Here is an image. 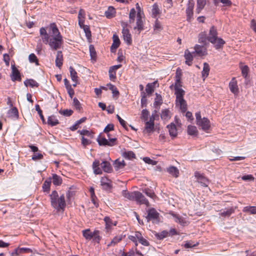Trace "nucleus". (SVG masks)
Here are the masks:
<instances>
[{
    "mask_svg": "<svg viewBox=\"0 0 256 256\" xmlns=\"http://www.w3.org/2000/svg\"><path fill=\"white\" fill-rule=\"evenodd\" d=\"M101 185L105 189L110 188L112 187L111 181L106 177H102L100 180Z\"/></svg>",
    "mask_w": 256,
    "mask_h": 256,
    "instance_id": "28",
    "label": "nucleus"
},
{
    "mask_svg": "<svg viewBox=\"0 0 256 256\" xmlns=\"http://www.w3.org/2000/svg\"><path fill=\"white\" fill-rule=\"evenodd\" d=\"M55 63L56 66L59 68L62 66L63 64V56L62 51H58L57 52Z\"/></svg>",
    "mask_w": 256,
    "mask_h": 256,
    "instance_id": "19",
    "label": "nucleus"
},
{
    "mask_svg": "<svg viewBox=\"0 0 256 256\" xmlns=\"http://www.w3.org/2000/svg\"><path fill=\"white\" fill-rule=\"evenodd\" d=\"M62 182L61 178L56 174H52V183L55 186H59Z\"/></svg>",
    "mask_w": 256,
    "mask_h": 256,
    "instance_id": "42",
    "label": "nucleus"
},
{
    "mask_svg": "<svg viewBox=\"0 0 256 256\" xmlns=\"http://www.w3.org/2000/svg\"><path fill=\"white\" fill-rule=\"evenodd\" d=\"M106 222V228L108 230L111 228L112 226L116 225V221H112L109 217L106 216L104 218Z\"/></svg>",
    "mask_w": 256,
    "mask_h": 256,
    "instance_id": "24",
    "label": "nucleus"
},
{
    "mask_svg": "<svg viewBox=\"0 0 256 256\" xmlns=\"http://www.w3.org/2000/svg\"><path fill=\"white\" fill-rule=\"evenodd\" d=\"M182 77V72L180 68H178L176 70V76H175V79L176 81H180V80Z\"/></svg>",
    "mask_w": 256,
    "mask_h": 256,
    "instance_id": "62",
    "label": "nucleus"
},
{
    "mask_svg": "<svg viewBox=\"0 0 256 256\" xmlns=\"http://www.w3.org/2000/svg\"><path fill=\"white\" fill-rule=\"evenodd\" d=\"M94 232H92L90 229H86L82 231L83 236L86 239L90 240L94 237Z\"/></svg>",
    "mask_w": 256,
    "mask_h": 256,
    "instance_id": "40",
    "label": "nucleus"
},
{
    "mask_svg": "<svg viewBox=\"0 0 256 256\" xmlns=\"http://www.w3.org/2000/svg\"><path fill=\"white\" fill-rule=\"evenodd\" d=\"M115 10L112 7L110 6L108 10L105 12V16L108 18H110L114 16Z\"/></svg>",
    "mask_w": 256,
    "mask_h": 256,
    "instance_id": "43",
    "label": "nucleus"
},
{
    "mask_svg": "<svg viewBox=\"0 0 256 256\" xmlns=\"http://www.w3.org/2000/svg\"><path fill=\"white\" fill-rule=\"evenodd\" d=\"M70 76L71 79L73 82H76L78 80V77L77 76V72L72 67L70 66L69 68Z\"/></svg>",
    "mask_w": 256,
    "mask_h": 256,
    "instance_id": "41",
    "label": "nucleus"
},
{
    "mask_svg": "<svg viewBox=\"0 0 256 256\" xmlns=\"http://www.w3.org/2000/svg\"><path fill=\"white\" fill-rule=\"evenodd\" d=\"M175 90V95L176 96V100L184 98V91L181 88H176Z\"/></svg>",
    "mask_w": 256,
    "mask_h": 256,
    "instance_id": "35",
    "label": "nucleus"
},
{
    "mask_svg": "<svg viewBox=\"0 0 256 256\" xmlns=\"http://www.w3.org/2000/svg\"><path fill=\"white\" fill-rule=\"evenodd\" d=\"M176 104L180 106L182 112H184L186 110L187 104L184 98L176 100Z\"/></svg>",
    "mask_w": 256,
    "mask_h": 256,
    "instance_id": "26",
    "label": "nucleus"
},
{
    "mask_svg": "<svg viewBox=\"0 0 256 256\" xmlns=\"http://www.w3.org/2000/svg\"><path fill=\"white\" fill-rule=\"evenodd\" d=\"M195 52L199 56H202L206 54V48L196 44L194 46Z\"/></svg>",
    "mask_w": 256,
    "mask_h": 256,
    "instance_id": "25",
    "label": "nucleus"
},
{
    "mask_svg": "<svg viewBox=\"0 0 256 256\" xmlns=\"http://www.w3.org/2000/svg\"><path fill=\"white\" fill-rule=\"evenodd\" d=\"M12 72L10 75L11 80L12 81L20 80V76L18 70L15 67L14 65L12 66Z\"/></svg>",
    "mask_w": 256,
    "mask_h": 256,
    "instance_id": "14",
    "label": "nucleus"
},
{
    "mask_svg": "<svg viewBox=\"0 0 256 256\" xmlns=\"http://www.w3.org/2000/svg\"><path fill=\"white\" fill-rule=\"evenodd\" d=\"M73 104H74V106L75 108L77 110H80V109L82 108V107L80 106V102L78 101V100L76 98H74L73 99Z\"/></svg>",
    "mask_w": 256,
    "mask_h": 256,
    "instance_id": "58",
    "label": "nucleus"
},
{
    "mask_svg": "<svg viewBox=\"0 0 256 256\" xmlns=\"http://www.w3.org/2000/svg\"><path fill=\"white\" fill-rule=\"evenodd\" d=\"M48 124L53 126L58 124L59 122L56 116H51L48 118Z\"/></svg>",
    "mask_w": 256,
    "mask_h": 256,
    "instance_id": "37",
    "label": "nucleus"
},
{
    "mask_svg": "<svg viewBox=\"0 0 256 256\" xmlns=\"http://www.w3.org/2000/svg\"><path fill=\"white\" fill-rule=\"evenodd\" d=\"M194 176L197 178L198 182L202 186H208L209 184V181L206 178L198 172H194Z\"/></svg>",
    "mask_w": 256,
    "mask_h": 256,
    "instance_id": "12",
    "label": "nucleus"
},
{
    "mask_svg": "<svg viewBox=\"0 0 256 256\" xmlns=\"http://www.w3.org/2000/svg\"><path fill=\"white\" fill-rule=\"evenodd\" d=\"M172 216L175 218L174 220L176 222L182 226H184L186 224V220L182 216L175 214H172Z\"/></svg>",
    "mask_w": 256,
    "mask_h": 256,
    "instance_id": "46",
    "label": "nucleus"
},
{
    "mask_svg": "<svg viewBox=\"0 0 256 256\" xmlns=\"http://www.w3.org/2000/svg\"><path fill=\"white\" fill-rule=\"evenodd\" d=\"M154 118L153 116L150 118L149 121H147L145 124L144 132L147 133H150L154 130Z\"/></svg>",
    "mask_w": 256,
    "mask_h": 256,
    "instance_id": "11",
    "label": "nucleus"
},
{
    "mask_svg": "<svg viewBox=\"0 0 256 256\" xmlns=\"http://www.w3.org/2000/svg\"><path fill=\"white\" fill-rule=\"evenodd\" d=\"M144 192L146 194V196L152 198H154L156 196L154 192L148 188L145 189L144 190Z\"/></svg>",
    "mask_w": 256,
    "mask_h": 256,
    "instance_id": "56",
    "label": "nucleus"
},
{
    "mask_svg": "<svg viewBox=\"0 0 256 256\" xmlns=\"http://www.w3.org/2000/svg\"><path fill=\"white\" fill-rule=\"evenodd\" d=\"M51 182L50 178L44 181L42 186V188L44 192H48L50 190Z\"/></svg>",
    "mask_w": 256,
    "mask_h": 256,
    "instance_id": "50",
    "label": "nucleus"
},
{
    "mask_svg": "<svg viewBox=\"0 0 256 256\" xmlns=\"http://www.w3.org/2000/svg\"><path fill=\"white\" fill-rule=\"evenodd\" d=\"M78 132L80 135L82 136H88L90 138H92L93 137L92 134L88 130H78Z\"/></svg>",
    "mask_w": 256,
    "mask_h": 256,
    "instance_id": "52",
    "label": "nucleus"
},
{
    "mask_svg": "<svg viewBox=\"0 0 256 256\" xmlns=\"http://www.w3.org/2000/svg\"><path fill=\"white\" fill-rule=\"evenodd\" d=\"M136 191H134L132 192H130L126 190H124L122 192V196L130 200H134V198H136Z\"/></svg>",
    "mask_w": 256,
    "mask_h": 256,
    "instance_id": "21",
    "label": "nucleus"
},
{
    "mask_svg": "<svg viewBox=\"0 0 256 256\" xmlns=\"http://www.w3.org/2000/svg\"><path fill=\"white\" fill-rule=\"evenodd\" d=\"M106 86L108 88L112 90V93L114 96H118L119 92L117 90L116 86L111 84H108Z\"/></svg>",
    "mask_w": 256,
    "mask_h": 256,
    "instance_id": "49",
    "label": "nucleus"
},
{
    "mask_svg": "<svg viewBox=\"0 0 256 256\" xmlns=\"http://www.w3.org/2000/svg\"><path fill=\"white\" fill-rule=\"evenodd\" d=\"M122 156L125 158L128 159L135 158V154L132 151L125 152L123 153Z\"/></svg>",
    "mask_w": 256,
    "mask_h": 256,
    "instance_id": "51",
    "label": "nucleus"
},
{
    "mask_svg": "<svg viewBox=\"0 0 256 256\" xmlns=\"http://www.w3.org/2000/svg\"><path fill=\"white\" fill-rule=\"evenodd\" d=\"M8 116L10 118L17 119L18 118V112L16 107L10 108L7 113Z\"/></svg>",
    "mask_w": 256,
    "mask_h": 256,
    "instance_id": "18",
    "label": "nucleus"
},
{
    "mask_svg": "<svg viewBox=\"0 0 256 256\" xmlns=\"http://www.w3.org/2000/svg\"><path fill=\"white\" fill-rule=\"evenodd\" d=\"M156 97L154 102V106L156 109H159L160 106L162 104V98L160 94H156Z\"/></svg>",
    "mask_w": 256,
    "mask_h": 256,
    "instance_id": "38",
    "label": "nucleus"
},
{
    "mask_svg": "<svg viewBox=\"0 0 256 256\" xmlns=\"http://www.w3.org/2000/svg\"><path fill=\"white\" fill-rule=\"evenodd\" d=\"M187 132L188 135L196 136L198 134V130L196 126L189 125L188 126Z\"/></svg>",
    "mask_w": 256,
    "mask_h": 256,
    "instance_id": "29",
    "label": "nucleus"
},
{
    "mask_svg": "<svg viewBox=\"0 0 256 256\" xmlns=\"http://www.w3.org/2000/svg\"><path fill=\"white\" fill-rule=\"evenodd\" d=\"M234 212V210L232 208H228L223 211H221L220 215L222 216H229Z\"/></svg>",
    "mask_w": 256,
    "mask_h": 256,
    "instance_id": "48",
    "label": "nucleus"
},
{
    "mask_svg": "<svg viewBox=\"0 0 256 256\" xmlns=\"http://www.w3.org/2000/svg\"><path fill=\"white\" fill-rule=\"evenodd\" d=\"M136 9L137 10L136 13V25L134 26L133 28L134 30L138 32V34H139L141 31L144 30V12L142 10L138 3L136 4Z\"/></svg>",
    "mask_w": 256,
    "mask_h": 256,
    "instance_id": "5",
    "label": "nucleus"
},
{
    "mask_svg": "<svg viewBox=\"0 0 256 256\" xmlns=\"http://www.w3.org/2000/svg\"><path fill=\"white\" fill-rule=\"evenodd\" d=\"M196 124L204 131L208 132L210 128V122L206 118H202L200 112L196 114Z\"/></svg>",
    "mask_w": 256,
    "mask_h": 256,
    "instance_id": "6",
    "label": "nucleus"
},
{
    "mask_svg": "<svg viewBox=\"0 0 256 256\" xmlns=\"http://www.w3.org/2000/svg\"><path fill=\"white\" fill-rule=\"evenodd\" d=\"M169 134L172 138H176L178 134V132L176 126L174 124H170L167 126Z\"/></svg>",
    "mask_w": 256,
    "mask_h": 256,
    "instance_id": "17",
    "label": "nucleus"
},
{
    "mask_svg": "<svg viewBox=\"0 0 256 256\" xmlns=\"http://www.w3.org/2000/svg\"><path fill=\"white\" fill-rule=\"evenodd\" d=\"M135 18L136 19V11L134 8H132L129 13V23L130 24H134Z\"/></svg>",
    "mask_w": 256,
    "mask_h": 256,
    "instance_id": "34",
    "label": "nucleus"
},
{
    "mask_svg": "<svg viewBox=\"0 0 256 256\" xmlns=\"http://www.w3.org/2000/svg\"><path fill=\"white\" fill-rule=\"evenodd\" d=\"M184 56L186 59V64L191 66L193 60L192 54L188 50H186L184 52Z\"/></svg>",
    "mask_w": 256,
    "mask_h": 256,
    "instance_id": "22",
    "label": "nucleus"
},
{
    "mask_svg": "<svg viewBox=\"0 0 256 256\" xmlns=\"http://www.w3.org/2000/svg\"><path fill=\"white\" fill-rule=\"evenodd\" d=\"M229 88L232 92L234 94H238V88L236 78H233L229 83Z\"/></svg>",
    "mask_w": 256,
    "mask_h": 256,
    "instance_id": "13",
    "label": "nucleus"
},
{
    "mask_svg": "<svg viewBox=\"0 0 256 256\" xmlns=\"http://www.w3.org/2000/svg\"><path fill=\"white\" fill-rule=\"evenodd\" d=\"M248 68L246 66H244L242 68V74L244 77L246 78L248 73Z\"/></svg>",
    "mask_w": 256,
    "mask_h": 256,
    "instance_id": "64",
    "label": "nucleus"
},
{
    "mask_svg": "<svg viewBox=\"0 0 256 256\" xmlns=\"http://www.w3.org/2000/svg\"><path fill=\"white\" fill-rule=\"evenodd\" d=\"M114 129V126L113 124H108L106 128H104V132L105 133H108L111 130H113Z\"/></svg>",
    "mask_w": 256,
    "mask_h": 256,
    "instance_id": "61",
    "label": "nucleus"
},
{
    "mask_svg": "<svg viewBox=\"0 0 256 256\" xmlns=\"http://www.w3.org/2000/svg\"><path fill=\"white\" fill-rule=\"evenodd\" d=\"M167 172L175 178H177L179 174L178 170L174 166H171L167 168Z\"/></svg>",
    "mask_w": 256,
    "mask_h": 256,
    "instance_id": "32",
    "label": "nucleus"
},
{
    "mask_svg": "<svg viewBox=\"0 0 256 256\" xmlns=\"http://www.w3.org/2000/svg\"><path fill=\"white\" fill-rule=\"evenodd\" d=\"M136 236L137 237L138 240L144 246H148L149 245L148 242L142 237L140 232H138Z\"/></svg>",
    "mask_w": 256,
    "mask_h": 256,
    "instance_id": "36",
    "label": "nucleus"
},
{
    "mask_svg": "<svg viewBox=\"0 0 256 256\" xmlns=\"http://www.w3.org/2000/svg\"><path fill=\"white\" fill-rule=\"evenodd\" d=\"M198 42L206 46L208 44V36L206 32H202L198 34Z\"/></svg>",
    "mask_w": 256,
    "mask_h": 256,
    "instance_id": "16",
    "label": "nucleus"
},
{
    "mask_svg": "<svg viewBox=\"0 0 256 256\" xmlns=\"http://www.w3.org/2000/svg\"><path fill=\"white\" fill-rule=\"evenodd\" d=\"M168 234H169L168 232L164 230V231L160 233L156 234V236L158 238L161 240V239H163V238L167 237L168 236Z\"/></svg>",
    "mask_w": 256,
    "mask_h": 256,
    "instance_id": "54",
    "label": "nucleus"
},
{
    "mask_svg": "<svg viewBox=\"0 0 256 256\" xmlns=\"http://www.w3.org/2000/svg\"><path fill=\"white\" fill-rule=\"evenodd\" d=\"M154 29V30L156 32H160L162 30V27L160 24V23L158 22V19H156L155 21Z\"/></svg>",
    "mask_w": 256,
    "mask_h": 256,
    "instance_id": "57",
    "label": "nucleus"
},
{
    "mask_svg": "<svg viewBox=\"0 0 256 256\" xmlns=\"http://www.w3.org/2000/svg\"><path fill=\"white\" fill-rule=\"evenodd\" d=\"M125 237V236L122 234L116 236H114L113 239L111 240L110 244H108V246H114L116 244L122 240Z\"/></svg>",
    "mask_w": 256,
    "mask_h": 256,
    "instance_id": "30",
    "label": "nucleus"
},
{
    "mask_svg": "<svg viewBox=\"0 0 256 256\" xmlns=\"http://www.w3.org/2000/svg\"><path fill=\"white\" fill-rule=\"evenodd\" d=\"M210 70V68L208 64L206 62H204V64L203 70L202 72V75L204 80L208 76Z\"/></svg>",
    "mask_w": 256,
    "mask_h": 256,
    "instance_id": "31",
    "label": "nucleus"
},
{
    "mask_svg": "<svg viewBox=\"0 0 256 256\" xmlns=\"http://www.w3.org/2000/svg\"><path fill=\"white\" fill-rule=\"evenodd\" d=\"M218 32L214 26H212L210 30L208 40L214 44V48L218 50L222 47L225 42L221 38L218 37Z\"/></svg>",
    "mask_w": 256,
    "mask_h": 256,
    "instance_id": "4",
    "label": "nucleus"
},
{
    "mask_svg": "<svg viewBox=\"0 0 256 256\" xmlns=\"http://www.w3.org/2000/svg\"><path fill=\"white\" fill-rule=\"evenodd\" d=\"M138 203L140 204H145L146 206H149V202L148 200H146L144 196L140 192L136 191V198H134Z\"/></svg>",
    "mask_w": 256,
    "mask_h": 256,
    "instance_id": "9",
    "label": "nucleus"
},
{
    "mask_svg": "<svg viewBox=\"0 0 256 256\" xmlns=\"http://www.w3.org/2000/svg\"><path fill=\"white\" fill-rule=\"evenodd\" d=\"M59 112L64 116H68L72 114L73 112L70 110H60Z\"/></svg>",
    "mask_w": 256,
    "mask_h": 256,
    "instance_id": "59",
    "label": "nucleus"
},
{
    "mask_svg": "<svg viewBox=\"0 0 256 256\" xmlns=\"http://www.w3.org/2000/svg\"><path fill=\"white\" fill-rule=\"evenodd\" d=\"M194 6V0H189L186 8V14L187 20H190L193 16V9Z\"/></svg>",
    "mask_w": 256,
    "mask_h": 256,
    "instance_id": "8",
    "label": "nucleus"
},
{
    "mask_svg": "<svg viewBox=\"0 0 256 256\" xmlns=\"http://www.w3.org/2000/svg\"><path fill=\"white\" fill-rule=\"evenodd\" d=\"M28 60L30 62L35 63L36 65L38 64V58L34 54H31L29 55Z\"/></svg>",
    "mask_w": 256,
    "mask_h": 256,
    "instance_id": "53",
    "label": "nucleus"
},
{
    "mask_svg": "<svg viewBox=\"0 0 256 256\" xmlns=\"http://www.w3.org/2000/svg\"><path fill=\"white\" fill-rule=\"evenodd\" d=\"M24 84L26 86H30L32 88L34 87H38V84L34 80L32 79H30L26 80Z\"/></svg>",
    "mask_w": 256,
    "mask_h": 256,
    "instance_id": "39",
    "label": "nucleus"
},
{
    "mask_svg": "<svg viewBox=\"0 0 256 256\" xmlns=\"http://www.w3.org/2000/svg\"><path fill=\"white\" fill-rule=\"evenodd\" d=\"M126 164L124 160H120L119 159L116 160L114 164V167L116 170H118L124 168Z\"/></svg>",
    "mask_w": 256,
    "mask_h": 256,
    "instance_id": "27",
    "label": "nucleus"
},
{
    "mask_svg": "<svg viewBox=\"0 0 256 256\" xmlns=\"http://www.w3.org/2000/svg\"><path fill=\"white\" fill-rule=\"evenodd\" d=\"M92 168L94 172L96 174H102V170L107 173L111 172L112 171L110 163L106 160H104L100 164L99 160H95L93 162Z\"/></svg>",
    "mask_w": 256,
    "mask_h": 256,
    "instance_id": "3",
    "label": "nucleus"
},
{
    "mask_svg": "<svg viewBox=\"0 0 256 256\" xmlns=\"http://www.w3.org/2000/svg\"><path fill=\"white\" fill-rule=\"evenodd\" d=\"M113 43L111 46L110 49L111 51L113 52L114 50H116L120 44V40L118 36L116 34H114L112 36Z\"/></svg>",
    "mask_w": 256,
    "mask_h": 256,
    "instance_id": "23",
    "label": "nucleus"
},
{
    "mask_svg": "<svg viewBox=\"0 0 256 256\" xmlns=\"http://www.w3.org/2000/svg\"><path fill=\"white\" fill-rule=\"evenodd\" d=\"M46 28L48 33L45 28H41L40 30V34L42 42L48 44L52 50H56L60 48L64 40L56 24L52 23Z\"/></svg>",
    "mask_w": 256,
    "mask_h": 256,
    "instance_id": "1",
    "label": "nucleus"
},
{
    "mask_svg": "<svg viewBox=\"0 0 256 256\" xmlns=\"http://www.w3.org/2000/svg\"><path fill=\"white\" fill-rule=\"evenodd\" d=\"M243 212L250 214H256V206H248L244 208Z\"/></svg>",
    "mask_w": 256,
    "mask_h": 256,
    "instance_id": "44",
    "label": "nucleus"
},
{
    "mask_svg": "<svg viewBox=\"0 0 256 256\" xmlns=\"http://www.w3.org/2000/svg\"><path fill=\"white\" fill-rule=\"evenodd\" d=\"M98 142L100 146H112L116 144V138H109V140H108L106 138L99 136L98 138Z\"/></svg>",
    "mask_w": 256,
    "mask_h": 256,
    "instance_id": "7",
    "label": "nucleus"
},
{
    "mask_svg": "<svg viewBox=\"0 0 256 256\" xmlns=\"http://www.w3.org/2000/svg\"><path fill=\"white\" fill-rule=\"evenodd\" d=\"M170 118V112L168 110L166 109L162 112L161 118L164 120H167Z\"/></svg>",
    "mask_w": 256,
    "mask_h": 256,
    "instance_id": "47",
    "label": "nucleus"
},
{
    "mask_svg": "<svg viewBox=\"0 0 256 256\" xmlns=\"http://www.w3.org/2000/svg\"><path fill=\"white\" fill-rule=\"evenodd\" d=\"M82 29L85 32V34H86V38L88 40L90 39L91 32H90L89 26H84V28Z\"/></svg>",
    "mask_w": 256,
    "mask_h": 256,
    "instance_id": "55",
    "label": "nucleus"
},
{
    "mask_svg": "<svg viewBox=\"0 0 256 256\" xmlns=\"http://www.w3.org/2000/svg\"><path fill=\"white\" fill-rule=\"evenodd\" d=\"M160 14V9L156 4H154L152 6V14L154 18H156Z\"/></svg>",
    "mask_w": 256,
    "mask_h": 256,
    "instance_id": "45",
    "label": "nucleus"
},
{
    "mask_svg": "<svg viewBox=\"0 0 256 256\" xmlns=\"http://www.w3.org/2000/svg\"><path fill=\"white\" fill-rule=\"evenodd\" d=\"M122 36L124 41L128 45H130L132 44V35L128 28L124 27L122 30Z\"/></svg>",
    "mask_w": 256,
    "mask_h": 256,
    "instance_id": "10",
    "label": "nucleus"
},
{
    "mask_svg": "<svg viewBox=\"0 0 256 256\" xmlns=\"http://www.w3.org/2000/svg\"><path fill=\"white\" fill-rule=\"evenodd\" d=\"M158 216V212L155 209L152 208L148 210V216L146 218L148 221L151 220H154L157 219Z\"/></svg>",
    "mask_w": 256,
    "mask_h": 256,
    "instance_id": "15",
    "label": "nucleus"
},
{
    "mask_svg": "<svg viewBox=\"0 0 256 256\" xmlns=\"http://www.w3.org/2000/svg\"><path fill=\"white\" fill-rule=\"evenodd\" d=\"M116 116L120 124L122 126L123 128L126 129L127 124L126 122L123 119H122L119 115L117 114Z\"/></svg>",
    "mask_w": 256,
    "mask_h": 256,
    "instance_id": "63",
    "label": "nucleus"
},
{
    "mask_svg": "<svg viewBox=\"0 0 256 256\" xmlns=\"http://www.w3.org/2000/svg\"><path fill=\"white\" fill-rule=\"evenodd\" d=\"M158 86V81H154L152 83H148L146 86V91L148 94H151L154 92L155 86Z\"/></svg>",
    "mask_w": 256,
    "mask_h": 256,
    "instance_id": "20",
    "label": "nucleus"
},
{
    "mask_svg": "<svg viewBox=\"0 0 256 256\" xmlns=\"http://www.w3.org/2000/svg\"><path fill=\"white\" fill-rule=\"evenodd\" d=\"M50 204L57 212H63L66 206L64 194L58 195L56 190H54L50 195Z\"/></svg>",
    "mask_w": 256,
    "mask_h": 256,
    "instance_id": "2",
    "label": "nucleus"
},
{
    "mask_svg": "<svg viewBox=\"0 0 256 256\" xmlns=\"http://www.w3.org/2000/svg\"><path fill=\"white\" fill-rule=\"evenodd\" d=\"M206 4V0H197L196 12L199 14Z\"/></svg>",
    "mask_w": 256,
    "mask_h": 256,
    "instance_id": "33",
    "label": "nucleus"
},
{
    "mask_svg": "<svg viewBox=\"0 0 256 256\" xmlns=\"http://www.w3.org/2000/svg\"><path fill=\"white\" fill-rule=\"evenodd\" d=\"M242 179L245 181H254V178L252 174H248L242 176Z\"/></svg>",
    "mask_w": 256,
    "mask_h": 256,
    "instance_id": "60",
    "label": "nucleus"
}]
</instances>
